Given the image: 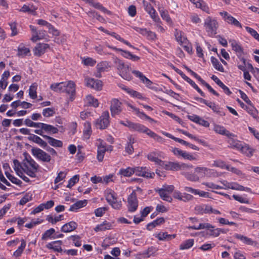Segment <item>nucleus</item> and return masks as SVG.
<instances>
[{"label":"nucleus","mask_w":259,"mask_h":259,"mask_svg":"<svg viewBox=\"0 0 259 259\" xmlns=\"http://www.w3.org/2000/svg\"><path fill=\"white\" fill-rule=\"evenodd\" d=\"M206 106H208L213 111V112L218 114L220 116H223L225 115V112L221 110L219 106L215 105V104L214 103L209 102V103L207 104Z\"/></svg>","instance_id":"de8ad7c7"},{"label":"nucleus","mask_w":259,"mask_h":259,"mask_svg":"<svg viewBox=\"0 0 259 259\" xmlns=\"http://www.w3.org/2000/svg\"><path fill=\"white\" fill-rule=\"evenodd\" d=\"M36 9H37V7H36L33 5H24L22 7L20 11L24 12V13H28L29 14L35 15V10Z\"/></svg>","instance_id":"79ce46f5"},{"label":"nucleus","mask_w":259,"mask_h":259,"mask_svg":"<svg viewBox=\"0 0 259 259\" xmlns=\"http://www.w3.org/2000/svg\"><path fill=\"white\" fill-rule=\"evenodd\" d=\"M156 191L158 193L160 197L163 200H165V201H168L169 202H171L172 199L169 196V193L166 192V191H164V190L158 189L156 190Z\"/></svg>","instance_id":"09e8293b"},{"label":"nucleus","mask_w":259,"mask_h":259,"mask_svg":"<svg viewBox=\"0 0 259 259\" xmlns=\"http://www.w3.org/2000/svg\"><path fill=\"white\" fill-rule=\"evenodd\" d=\"M14 163V169L17 174H20L23 171V162L21 164L20 162L17 159L13 160Z\"/></svg>","instance_id":"13d9d810"},{"label":"nucleus","mask_w":259,"mask_h":259,"mask_svg":"<svg viewBox=\"0 0 259 259\" xmlns=\"http://www.w3.org/2000/svg\"><path fill=\"white\" fill-rule=\"evenodd\" d=\"M158 10L162 18L165 20L168 24H172V22L168 14V12L165 10L163 8L161 7H158Z\"/></svg>","instance_id":"e433bc0d"},{"label":"nucleus","mask_w":259,"mask_h":259,"mask_svg":"<svg viewBox=\"0 0 259 259\" xmlns=\"http://www.w3.org/2000/svg\"><path fill=\"white\" fill-rule=\"evenodd\" d=\"M164 222V219L163 218H160L157 219L156 220L154 221L153 222L149 223L147 226V228L148 230H151L153 228L157 225H160Z\"/></svg>","instance_id":"4d7b16f0"},{"label":"nucleus","mask_w":259,"mask_h":259,"mask_svg":"<svg viewBox=\"0 0 259 259\" xmlns=\"http://www.w3.org/2000/svg\"><path fill=\"white\" fill-rule=\"evenodd\" d=\"M211 78L223 90L225 94L228 95H230L232 94V92L230 91L229 89L225 85L217 76L213 75L211 77Z\"/></svg>","instance_id":"b1692460"},{"label":"nucleus","mask_w":259,"mask_h":259,"mask_svg":"<svg viewBox=\"0 0 259 259\" xmlns=\"http://www.w3.org/2000/svg\"><path fill=\"white\" fill-rule=\"evenodd\" d=\"M134 167H128L126 168L120 169L118 174L123 177H129L134 174Z\"/></svg>","instance_id":"58836bf2"},{"label":"nucleus","mask_w":259,"mask_h":259,"mask_svg":"<svg viewBox=\"0 0 259 259\" xmlns=\"http://www.w3.org/2000/svg\"><path fill=\"white\" fill-rule=\"evenodd\" d=\"M232 50L238 55H241L243 53V49L240 44L234 39L229 40Z\"/></svg>","instance_id":"a878e982"},{"label":"nucleus","mask_w":259,"mask_h":259,"mask_svg":"<svg viewBox=\"0 0 259 259\" xmlns=\"http://www.w3.org/2000/svg\"><path fill=\"white\" fill-rule=\"evenodd\" d=\"M132 72L148 88H151L152 82L147 78L142 72L137 70H133Z\"/></svg>","instance_id":"aec40b11"},{"label":"nucleus","mask_w":259,"mask_h":259,"mask_svg":"<svg viewBox=\"0 0 259 259\" xmlns=\"http://www.w3.org/2000/svg\"><path fill=\"white\" fill-rule=\"evenodd\" d=\"M176 236V234L169 235L167 232H160L155 235V237L157 238L159 240H170L173 238H175Z\"/></svg>","instance_id":"7c9ffc66"},{"label":"nucleus","mask_w":259,"mask_h":259,"mask_svg":"<svg viewBox=\"0 0 259 259\" xmlns=\"http://www.w3.org/2000/svg\"><path fill=\"white\" fill-rule=\"evenodd\" d=\"M64 84V82L53 83L51 85L50 88L54 92L63 93Z\"/></svg>","instance_id":"37998d69"},{"label":"nucleus","mask_w":259,"mask_h":259,"mask_svg":"<svg viewBox=\"0 0 259 259\" xmlns=\"http://www.w3.org/2000/svg\"><path fill=\"white\" fill-rule=\"evenodd\" d=\"M109 149L106 148V146L102 144L98 147L97 159L99 161H102L104 158V153Z\"/></svg>","instance_id":"4c0bfd02"},{"label":"nucleus","mask_w":259,"mask_h":259,"mask_svg":"<svg viewBox=\"0 0 259 259\" xmlns=\"http://www.w3.org/2000/svg\"><path fill=\"white\" fill-rule=\"evenodd\" d=\"M44 138L48 140V143L54 147H62L63 146V143L62 141L55 139L49 136H45Z\"/></svg>","instance_id":"c756f323"},{"label":"nucleus","mask_w":259,"mask_h":259,"mask_svg":"<svg viewBox=\"0 0 259 259\" xmlns=\"http://www.w3.org/2000/svg\"><path fill=\"white\" fill-rule=\"evenodd\" d=\"M194 243L193 239H189L183 242L180 245V249H188L191 247Z\"/></svg>","instance_id":"a18cd8bd"},{"label":"nucleus","mask_w":259,"mask_h":259,"mask_svg":"<svg viewBox=\"0 0 259 259\" xmlns=\"http://www.w3.org/2000/svg\"><path fill=\"white\" fill-rule=\"evenodd\" d=\"M28 139L30 140H32L35 143L39 145L41 147L45 148L47 146V143L45 141H44L42 139H41L39 137L32 134L31 136L28 138Z\"/></svg>","instance_id":"2f4dec72"},{"label":"nucleus","mask_w":259,"mask_h":259,"mask_svg":"<svg viewBox=\"0 0 259 259\" xmlns=\"http://www.w3.org/2000/svg\"><path fill=\"white\" fill-rule=\"evenodd\" d=\"M77 227V223L74 221H71L64 224L61 227V230L64 233H68L74 230Z\"/></svg>","instance_id":"412c9836"},{"label":"nucleus","mask_w":259,"mask_h":259,"mask_svg":"<svg viewBox=\"0 0 259 259\" xmlns=\"http://www.w3.org/2000/svg\"><path fill=\"white\" fill-rule=\"evenodd\" d=\"M55 113L54 109L52 108H45L42 111V115L47 117L52 116Z\"/></svg>","instance_id":"69168bd1"},{"label":"nucleus","mask_w":259,"mask_h":259,"mask_svg":"<svg viewBox=\"0 0 259 259\" xmlns=\"http://www.w3.org/2000/svg\"><path fill=\"white\" fill-rule=\"evenodd\" d=\"M234 237L235 238L240 240L242 242L247 245H252L255 242L251 238H248L243 235L236 234H235Z\"/></svg>","instance_id":"ea45409f"},{"label":"nucleus","mask_w":259,"mask_h":259,"mask_svg":"<svg viewBox=\"0 0 259 259\" xmlns=\"http://www.w3.org/2000/svg\"><path fill=\"white\" fill-rule=\"evenodd\" d=\"M90 6H93L96 9L100 10L101 11L110 14V12L107 10L106 8L102 6L100 3L95 2V1H87Z\"/></svg>","instance_id":"8fccbe9b"},{"label":"nucleus","mask_w":259,"mask_h":259,"mask_svg":"<svg viewBox=\"0 0 259 259\" xmlns=\"http://www.w3.org/2000/svg\"><path fill=\"white\" fill-rule=\"evenodd\" d=\"M40 39H45L47 41L49 40V36L45 30H38L37 32L32 34L31 38V40L33 42H36V41Z\"/></svg>","instance_id":"2eb2a0df"},{"label":"nucleus","mask_w":259,"mask_h":259,"mask_svg":"<svg viewBox=\"0 0 259 259\" xmlns=\"http://www.w3.org/2000/svg\"><path fill=\"white\" fill-rule=\"evenodd\" d=\"M85 80L87 87L96 90H101L102 89V82L101 80L87 78L85 79Z\"/></svg>","instance_id":"4468645a"},{"label":"nucleus","mask_w":259,"mask_h":259,"mask_svg":"<svg viewBox=\"0 0 259 259\" xmlns=\"http://www.w3.org/2000/svg\"><path fill=\"white\" fill-rule=\"evenodd\" d=\"M143 133H145L148 136H149L150 137L153 138L154 140L157 141L158 143H163L164 142V139H163L162 137H160V136L157 135L156 133L150 130L149 128H148L147 127H145V128L144 131H143Z\"/></svg>","instance_id":"dca6fc26"},{"label":"nucleus","mask_w":259,"mask_h":259,"mask_svg":"<svg viewBox=\"0 0 259 259\" xmlns=\"http://www.w3.org/2000/svg\"><path fill=\"white\" fill-rule=\"evenodd\" d=\"M30 53V50L29 48L24 46L23 44H21L18 48L17 55L19 57L23 58L27 56Z\"/></svg>","instance_id":"473e14b6"},{"label":"nucleus","mask_w":259,"mask_h":259,"mask_svg":"<svg viewBox=\"0 0 259 259\" xmlns=\"http://www.w3.org/2000/svg\"><path fill=\"white\" fill-rule=\"evenodd\" d=\"M87 204L86 200H79L70 206L69 211H75L77 209L85 206Z\"/></svg>","instance_id":"c9c22d12"},{"label":"nucleus","mask_w":259,"mask_h":259,"mask_svg":"<svg viewBox=\"0 0 259 259\" xmlns=\"http://www.w3.org/2000/svg\"><path fill=\"white\" fill-rule=\"evenodd\" d=\"M182 174L189 181L192 182L199 181L198 177H197V175L195 172L194 174H192L190 172H183Z\"/></svg>","instance_id":"6e6d98bb"},{"label":"nucleus","mask_w":259,"mask_h":259,"mask_svg":"<svg viewBox=\"0 0 259 259\" xmlns=\"http://www.w3.org/2000/svg\"><path fill=\"white\" fill-rule=\"evenodd\" d=\"M23 160V171L31 178L36 177V173L39 167V165L27 153Z\"/></svg>","instance_id":"f257e3e1"},{"label":"nucleus","mask_w":259,"mask_h":259,"mask_svg":"<svg viewBox=\"0 0 259 259\" xmlns=\"http://www.w3.org/2000/svg\"><path fill=\"white\" fill-rule=\"evenodd\" d=\"M64 89L63 93H66L68 95H70V99L71 100L73 99V96L75 93V84L72 81L64 82Z\"/></svg>","instance_id":"ddd939ff"},{"label":"nucleus","mask_w":259,"mask_h":259,"mask_svg":"<svg viewBox=\"0 0 259 259\" xmlns=\"http://www.w3.org/2000/svg\"><path fill=\"white\" fill-rule=\"evenodd\" d=\"M112 227V223L107 222V221H105L102 223L96 226L94 229V230L96 232L104 231L107 230L111 229Z\"/></svg>","instance_id":"5701e85b"},{"label":"nucleus","mask_w":259,"mask_h":259,"mask_svg":"<svg viewBox=\"0 0 259 259\" xmlns=\"http://www.w3.org/2000/svg\"><path fill=\"white\" fill-rule=\"evenodd\" d=\"M175 36L177 41L180 45H183V44H186L188 41L187 38L184 36L183 32L181 31L176 29L175 32Z\"/></svg>","instance_id":"c85d7f7f"},{"label":"nucleus","mask_w":259,"mask_h":259,"mask_svg":"<svg viewBox=\"0 0 259 259\" xmlns=\"http://www.w3.org/2000/svg\"><path fill=\"white\" fill-rule=\"evenodd\" d=\"M242 153H245L248 156H250L252 155V150L247 145H242L241 144V147H240L239 149Z\"/></svg>","instance_id":"bf43d9fd"},{"label":"nucleus","mask_w":259,"mask_h":259,"mask_svg":"<svg viewBox=\"0 0 259 259\" xmlns=\"http://www.w3.org/2000/svg\"><path fill=\"white\" fill-rule=\"evenodd\" d=\"M160 153L158 151H153L147 155V158L151 161L154 162L160 166L163 164V161H162L158 157L160 156Z\"/></svg>","instance_id":"f3484780"},{"label":"nucleus","mask_w":259,"mask_h":259,"mask_svg":"<svg viewBox=\"0 0 259 259\" xmlns=\"http://www.w3.org/2000/svg\"><path fill=\"white\" fill-rule=\"evenodd\" d=\"M26 125L29 127H34L37 128H41V122H34L30 119L27 118L24 121Z\"/></svg>","instance_id":"680f3d73"},{"label":"nucleus","mask_w":259,"mask_h":259,"mask_svg":"<svg viewBox=\"0 0 259 259\" xmlns=\"http://www.w3.org/2000/svg\"><path fill=\"white\" fill-rule=\"evenodd\" d=\"M37 84L36 83H32L29 89V96L32 99H35L37 98L36 90Z\"/></svg>","instance_id":"864d4df0"},{"label":"nucleus","mask_w":259,"mask_h":259,"mask_svg":"<svg viewBox=\"0 0 259 259\" xmlns=\"http://www.w3.org/2000/svg\"><path fill=\"white\" fill-rule=\"evenodd\" d=\"M110 109L112 117L119 115L122 111L121 102L117 99H112Z\"/></svg>","instance_id":"6e6552de"},{"label":"nucleus","mask_w":259,"mask_h":259,"mask_svg":"<svg viewBox=\"0 0 259 259\" xmlns=\"http://www.w3.org/2000/svg\"><path fill=\"white\" fill-rule=\"evenodd\" d=\"M135 143L134 138L132 137L128 138V142L125 147V150L126 153L129 154H131L134 152V148L133 144Z\"/></svg>","instance_id":"3c124183"},{"label":"nucleus","mask_w":259,"mask_h":259,"mask_svg":"<svg viewBox=\"0 0 259 259\" xmlns=\"http://www.w3.org/2000/svg\"><path fill=\"white\" fill-rule=\"evenodd\" d=\"M157 251V249L153 246H151L149 247L146 251H145L143 254L146 257H150V256L154 255L155 252Z\"/></svg>","instance_id":"0e129e2a"},{"label":"nucleus","mask_w":259,"mask_h":259,"mask_svg":"<svg viewBox=\"0 0 259 259\" xmlns=\"http://www.w3.org/2000/svg\"><path fill=\"white\" fill-rule=\"evenodd\" d=\"M211 62L213 67L217 70L223 72L224 69L222 65L219 62L218 60L214 57H211Z\"/></svg>","instance_id":"603ef678"},{"label":"nucleus","mask_w":259,"mask_h":259,"mask_svg":"<svg viewBox=\"0 0 259 259\" xmlns=\"http://www.w3.org/2000/svg\"><path fill=\"white\" fill-rule=\"evenodd\" d=\"M208 230H209L208 234L209 235L215 237L219 236L221 233H224L222 229L220 228L214 229V227L213 228H209Z\"/></svg>","instance_id":"052dcab7"},{"label":"nucleus","mask_w":259,"mask_h":259,"mask_svg":"<svg viewBox=\"0 0 259 259\" xmlns=\"http://www.w3.org/2000/svg\"><path fill=\"white\" fill-rule=\"evenodd\" d=\"M205 30L209 35H213L217 34V30L218 27L217 21L210 17H207L204 21Z\"/></svg>","instance_id":"20e7f679"},{"label":"nucleus","mask_w":259,"mask_h":259,"mask_svg":"<svg viewBox=\"0 0 259 259\" xmlns=\"http://www.w3.org/2000/svg\"><path fill=\"white\" fill-rule=\"evenodd\" d=\"M109 113L108 111H104L102 115L96 121V126L101 130L105 129L109 124Z\"/></svg>","instance_id":"423d86ee"},{"label":"nucleus","mask_w":259,"mask_h":259,"mask_svg":"<svg viewBox=\"0 0 259 259\" xmlns=\"http://www.w3.org/2000/svg\"><path fill=\"white\" fill-rule=\"evenodd\" d=\"M119 123L125 126L128 127L132 131H136L141 133H143L145 126L139 123H134L130 121L126 120L120 121Z\"/></svg>","instance_id":"1a4fd4ad"},{"label":"nucleus","mask_w":259,"mask_h":259,"mask_svg":"<svg viewBox=\"0 0 259 259\" xmlns=\"http://www.w3.org/2000/svg\"><path fill=\"white\" fill-rule=\"evenodd\" d=\"M213 130L215 133L222 135H225L227 137L232 136V133L227 131L223 126L215 124L214 125Z\"/></svg>","instance_id":"bb28decb"},{"label":"nucleus","mask_w":259,"mask_h":259,"mask_svg":"<svg viewBox=\"0 0 259 259\" xmlns=\"http://www.w3.org/2000/svg\"><path fill=\"white\" fill-rule=\"evenodd\" d=\"M49 48V45L47 44H38L35 47L34 53L35 55L40 56L44 54Z\"/></svg>","instance_id":"6ab92c4d"},{"label":"nucleus","mask_w":259,"mask_h":259,"mask_svg":"<svg viewBox=\"0 0 259 259\" xmlns=\"http://www.w3.org/2000/svg\"><path fill=\"white\" fill-rule=\"evenodd\" d=\"M11 106L12 107L15 109L19 106H21V107L23 108L27 109L30 108L32 105L31 103L26 102L25 101L21 102L20 100H17L12 102Z\"/></svg>","instance_id":"72a5a7b5"},{"label":"nucleus","mask_w":259,"mask_h":259,"mask_svg":"<svg viewBox=\"0 0 259 259\" xmlns=\"http://www.w3.org/2000/svg\"><path fill=\"white\" fill-rule=\"evenodd\" d=\"M55 232V230L53 228H51L42 234L41 239L42 240H46L50 238L51 236Z\"/></svg>","instance_id":"338daca9"},{"label":"nucleus","mask_w":259,"mask_h":259,"mask_svg":"<svg viewBox=\"0 0 259 259\" xmlns=\"http://www.w3.org/2000/svg\"><path fill=\"white\" fill-rule=\"evenodd\" d=\"M145 9L146 11L150 15L151 18L155 22H158L160 19L156 14V11L153 7L150 5L144 3Z\"/></svg>","instance_id":"a211bd4d"},{"label":"nucleus","mask_w":259,"mask_h":259,"mask_svg":"<svg viewBox=\"0 0 259 259\" xmlns=\"http://www.w3.org/2000/svg\"><path fill=\"white\" fill-rule=\"evenodd\" d=\"M92 134V129L91 123L86 121L84 124V129L83 131V137L85 140H88Z\"/></svg>","instance_id":"f704fd0d"},{"label":"nucleus","mask_w":259,"mask_h":259,"mask_svg":"<svg viewBox=\"0 0 259 259\" xmlns=\"http://www.w3.org/2000/svg\"><path fill=\"white\" fill-rule=\"evenodd\" d=\"M208 169L206 167H197L195 169V173L198 177V180H199L200 178L204 177Z\"/></svg>","instance_id":"5fc2aeb1"},{"label":"nucleus","mask_w":259,"mask_h":259,"mask_svg":"<svg viewBox=\"0 0 259 259\" xmlns=\"http://www.w3.org/2000/svg\"><path fill=\"white\" fill-rule=\"evenodd\" d=\"M196 8H199L202 11L209 13V7L204 1H192Z\"/></svg>","instance_id":"a19ab883"},{"label":"nucleus","mask_w":259,"mask_h":259,"mask_svg":"<svg viewBox=\"0 0 259 259\" xmlns=\"http://www.w3.org/2000/svg\"><path fill=\"white\" fill-rule=\"evenodd\" d=\"M235 135L232 133V136L227 137L229 139L228 143L229 144L230 147L233 148H236L238 150L241 147V143L240 141L234 139Z\"/></svg>","instance_id":"393cba45"},{"label":"nucleus","mask_w":259,"mask_h":259,"mask_svg":"<svg viewBox=\"0 0 259 259\" xmlns=\"http://www.w3.org/2000/svg\"><path fill=\"white\" fill-rule=\"evenodd\" d=\"M134 174L136 176L143 177L147 178H153L155 176L154 172H151L146 167H134Z\"/></svg>","instance_id":"9b49d317"},{"label":"nucleus","mask_w":259,"mask_h":259,"mask_svg":"<svg viewBox=\"0 0 259 259\" xmlns=\"http://www.w3.org/2000/svg\"><path fill=\"white\" fill-rule=\"evenodd\" d=\"M161 166L166 170H178L181 169H189L192 168V165H188L186 164H180L178 162H165L162 164Z\"/></svg>","instance_id":"39448f33"},{"label":"nucleus","mask_w":259,"mask_h":259,"mask_svg":"<svg viewBox=\"0 0 259 259\" xmlns=\"http://www.w3.org/2000/svg\"><path fill=\"white\" fill-rule=\"evenodd\" d=\"M116 63L120 75L124 79L130 80L132 79V76L130 73V68L129 65L120 60H117L116 61Z\"/></svg>","instance_id":"f03ea898"},{"label":"nucleus","mask_w":259,"mask_h":259,"mask_svg":"<svg viewBox=\"0 0 259 259\" xmlns=\"http://www.w3.org/2000/svg\"><path fill=\"white\" fill-rule=\"evenodd\" d=\"M106 199L114 209H120L121 207V202L117 201L116 193L112 190H108L106 193Z\"/></svg>","instance_id":"7ed1b4c3"},{"label":"nucleus","mask_w":259,"mask_h":259,"mask_svg":"<svg viewBox=\"0 0 259 259\" xmlns=\"http://www.w3.org/2000/svg\"><path fill=\"white\" fill-rule=\"evenodd\" d=\"M41 130H43L46 133L48 134H55L58 133V130L57 127L46 123H42V125L40 128Z\"/></svg>","instance_id":"cd10ccee"},{"label":"nucleus","mask_w":259,"mask_h":259,"mask_svg":"<svg viewBox=\"0 0 259 259\" xmlns=\"http://www.w3.org/2000/svg\"><path fill=\"white\" fill-rule=\"evenodd\" d=\"M214 226H212L211 224L209 223H200L199 225H194L189 226L188 227L189 229L192 230H200L203 229H209V228H213Z\"/></svg>","instance_id":"c03bdc74"},{"label":"nucleus","mask_w":259,"mask_h":259,"mask_svg":"<svg viewBox=\"0 0 259 259\" xmlns=\"http://www.w3.org/2000/svg\"><path fill=\"white\" fill-rule=\"evenodd\" d=\"M32 154L37 159L43 162H49L51 160V156L42 150L38 148L31 149Z\"/></svg>","instance_id":"0eeeda50"},{"label":"nucleus","mask_w":259,"mask_h":259,"mask_svg":"<svg viewBox=\"0 0 259 259\" xmlns=\"http://www.w3.org/2000/svg\"><path fill=\"white\" fill-rule=\"evenodd\" d=\"M220 15L222 17L223 20L229 24L241 28V24L235 18L230 15L226 11L220 12Z\"/></svg>","instance_id":"f8f14e48"},{"label":"nucleus","mask_w":259,"mask_h":259,"mask_svg":"<svg viewBox=\"0 0 259 259\" xmlns=\"http://www.w3.org/2000/svg\"><path fill=\"white\" fill-rule=\"evenodd\" d=\"M245 29L252 35V36H253L255 39L259 41V34L256 30L248 26L245 27Z\"/></svg>","instance_id":"774afa93"},{"label":"nucleus","mask_w":259,"mask_h":259,"mask_svg":"<svg viewBox=\"0 0 259 259\" xmlns=\"http://www.w3.org/2000/svg\"><path fill=\"white\" fill-rule=\"evenodd\" d=\"M96 67L98 72L101 73L106 71L108 69V63L106 61L98 63Z\"/></svg>","instance_id":"e2e57ef3"},{"label":"nucleus","mask_w":259,"mask_h":259,"mask_svg":"<svg viewBox=\"0 0 259 259\" xmlns=\"http://www.w3.org/2000/svg\"><path fill=\"white\" fill-rule=\"evenodd\" d=\"M62 244V241H55L49 243L47 245V248L51 249H53L58 252L63 253V250L62 249L61 245Z\"/></svg>","instance_id":"4be33fe9"},{"label":"nucleus","mask_w":259,"mask_h":259,"mask_svg":"<svg viewBox=\"0 0 259 259\" xmlns=\"http://www.w3.org/2000/svg\"><path fill=\"white\" fill-rule=\"evenodd\" d=\"M138 206V201L137 198L136 194L133 192L128 196L127 199L128 210L130 212L135 211Z\"/></svg>","instance_id":"9d476101"},{"label":"nucleus","mask_w":259,"mask_h":259,"mask_svg":"<svg viewBox=\"0 0 259 259\" xmlns=\"http://www.w3.org/2000/svg\"><path fill=\"white\" fill-rule=\"evenodd\" d=\"M85 102L89 105L94 107H97L99 106V102L97 99H95L91 95H88L85 97Z\"/></svg>","instance_id":"49530a36"}]
</instances>
